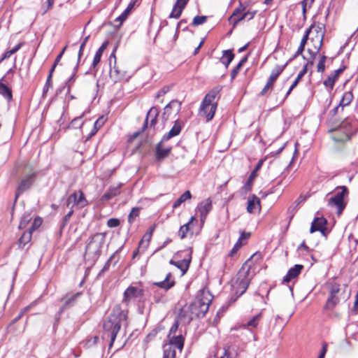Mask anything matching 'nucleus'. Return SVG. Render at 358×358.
Returning a JSON list of instances; mask_svg holds the SVG:
<instances>
[{"label":"nucleus","mask_w":358,"mask_h":358,"mask_svg":"<svg viewBox=\"0 0 358 358\" xmlns=\"http://www.w3.org/2000/svg\"><path fill=\"white\" fill-rule=\"evenodd\" d=\"M41 224H42V219L40 217H37L34 220V222H33L31 227L29 229V230H31V232H33L35 229L38 228L41 225Z\"/></svg>","instance_id":"nucleus-51"},{"label":"nucleus","mask_w":358,"mask_h":358,"mask_svg":"<svg viewBox=\"0 0 358 358\" xmlns=\"http://www.w3.org/2000/svg\"><path fill=\"white\" fill-rule=\"evenodd\" d=\"M194 220V217H192L187 223L180 227L178 231V236L181 239H183L186 236L187 233L189 231V226Z\"/></svg>","instance_id":"nucleus-36"},{"label":"nucleus","mask_w":358,"mask_h":358,"mask_svg":"<svg viewBox=\"0 0 358 358\" xmlns=\"http://www.w3.org/2000/svg\"><path fill=\"white\" fill-rule=\"evenodd\" d=\"M30 218L29 217V215L27 216H23L21 219V221L20 222L19 228L20 229H24L26 227L27 224L29 222Z\"/></svg>","instance_id":"nucleus-57"},{"label":"nucleus","mask_w":358,"mask_h":358,"mask_svg":"<svg viewBox=\"0 0 358 358\" xmlns=\"http://www.w3.org/2000/svg\"><path fill=\"white\" fill-rule=\"evenodd\" d=\"M33 182V176H28L25 178L22 179L21 182H20L16 194H15V199H17L19 195L22 194L23 192L27 190L29 187L31 185Z\"/></svg>","instance_id":"nucleus-26"},{"label":"nucleus","mask_w":358,"mask_h":358,"mask_svg":"<svg viewBox=\"0 0 358 358\" xmlns=\"http://www.w3.org/2000/svg\"><path fill=\"white\" fill-rule=\"evenodd\" d=\"M31 230H28L27 231H24L22 235L21 236V237L19 239V245L21 246V247H24L25 246V245L27 243H28L31 239Z\"/></svg>","instance_id":"nucleus-41"},{"label":"nucleus","mask_w":358,"mask_h":358,"mask_svg":"<svg viewBox=\"0 0 358 358\" xmlns=\"http://www.w3.org/2000/svg\"><path fill=\"white\" fill-rule=\"evenodd\" d=\"M243 245H245V243H241V241H237L235 245H234L233 248L230 251L229 255L233 256Z\"/></svg>","instance_id":"nucleus-52"},{"label":"nucleus","mask_w":358,"mask_h":358,"mask_svg":"<svg viewBox=\"0 0 358 358\" xmlns=\"http://www.w3.org/2000/svg\"><path fill=\"white\" fill-rule=\"evenodd\" d=\"M183 341L181 338H175L170 343H165L163 346L164 353L162 358H176L177 351L182 352Z\"/></svg>","instance_id":"nucleus-8"},{"label":"nucleus","mask_w":358,"mask_h":358,"mask_svg":"<svg viewBox=\"0 0 358 358\" xmlns=\"http://www.w3.org/2000/svg\"><path fill=\"white\" fill-rule=\"evenodd\" d=\"M207 20V17L204 15H197L194 17L192 25L193 27H196L205 23Z\"/></svg>","instance_id":"nucleus-48"},{"label":"nucleus","mask_w":358,"mask_h":358,"mask_svg":"<svg viewBox=\"0 0 358 358\" xmlns=\"http://www.w3.org/2000/svg\"><path fill=\"white\" fill-rule=\"evenodd\" d=\"M312 27H313L311 26L308 29H306V33H305L304 36H303V38L301 41V43H300V44H301L302 45H306L307 41L308 39L309 34L311 31Z\"/></svg>","instance_id":"nucleus-56"},{"label":"nucleus","mask_w":358,"mask_h":358,"mask_svg":"<svg viewBox=\"0 0 358 358\" xmlns=\"http://www.w3.org/2000/svg\"><path fill=\"white\" fill-rule=\"evenodd\" d=\"M343 71V69H338L334 71L328 78L324 80V85L330 91L333 90L336 81L338 80L339 75Z\"/></svg>","instance_id":"nucleus-25"},{"label":"nucleus","mask_w":358,"mask_h":358,"mask_svg":"<svg viewBox=\"0 0 358 358\" xmlns=\"http://www.w3.org/2000/svg\"><path fill=\"white\" fill-rule=\"evenodd\" d=\"M195 318L193 315L192 311L188 307L187 305L185 306L180 311L178 319L179 320L185 324H188L191 322V321Z\"/></svg>","instance_id":"nucleus-21"},{"label":"nucleus","mask_w":358,"mask_h":358,"mask_svg":"<svg viewBox=\"0 0 358 358\" xmlns=\"http://www.w3.org/2000/svg\"><path fill=\"white\" fill-rule=\"evenodd\" d=\"M261 317H262L261 313L256 315L251 320H250L246 324H243V327L245 329L247 327H252V328L257 327V325L259 324Z\"/></svg>","instance_id":"nucleus-40"},{"label":"nucleus","mask_w":358,"mask_h":358,"mask_svg":"<svg viewBox=\"0 0 358 358\" xmlns=\"http://www.w3.org/2000/svg\"><path fill=\"white\" fill-rule=\"evenodd\" d=\"M220 91L219 87L213 88L205 96L201 103L199 115L206 117L207 121L211 120L215 115L217 106L215 99Z\"/></svg>","instance_id":"nucleus-4"},{"label":"nucleus","mask_w":358,"mask_h":358,"mask_svg":"<svg viewBox=\"0 0 358 358\" xmlns=\"http://www.w3.org/2000/svg\"><path fill=\"white\" fill-rule=\"evenodd\" d=\"M134 7V3H130L127 8L123 11V13L115 19V21L120 22V24H122L128 17L129 14L130 13L131 10H132Z\"/></svg>","instance_id":"nucleus-43"},{"label":"nucleus","mask_w":358,"mask_h":358,"mask_svg":"<svg viewBox=\"0 0 358 358\" xmlns=\"http://www.w3.org/2000/svg\"><path fill=\"white\" fill-rule=\"evenodd\" d=\"M247 59H248V57L245 56L239 62L238 64L236 65V66L231 71V78L233 80L236 78V76L238 75V73H239V71L241 69V68L242 67V66L247 62Z\"/></svg>","instance_id":"nucleus-46"},{"label":"nucleus","mask_w":358,"mask_h":358,"mask_svg":"<svg viewBox=\"0 0 358 358\" xmlns=\"http://www.w3.org/2000/svg\"><path fill=\"white\" fill-rule=\"evenodd\" d=\"M192 194L189 190L185 191L173 203V208H177L179 207L183 202L187 201V199H191Z\"/></svg>","instance_id":"nucleus-35"},{"label":"nucleus","mask_w":358,"mask_h":358,"mask_svg":"<svg viewBox=\"0 0 358 358\" xmlns=\"http://www.w3.org/2000/svg\"><path fill=\"white\" fill-rule=\"evenodd\" d=\"M115 50L116 48L113 50L110 55V59L112 57L114 58V66L113 67L110 66V78L113 82L117 83L125 78L126 71L122 70L119 66L117 65L116 57L115 55Z\"/></svg>","instance_id":"nucleus-16"},{"label":"nucleus","mask_w":358,"mask_h":358,"mask_svg":"<svg viewBox=\"0 0 358 358\" xmlns=\"http://www.w3.org/2000/svg\"><path fill=\"white\" fill-rule=\"evenodd\" d=\"M178 329V321H176L174 322V324L171 326V327L169 330V333L168 335L169 342L167 343H170L171 341H173V338H181L182 339L183 342L185 341V338L181 334L178 335V336L176 335V333Z\"/></svg>","instance_id":"nucleus-33"},{"label":"nucleus","mask_w":358,"mask_h":358,"mask_svg":"<svg viewBox=\"0 0 358 358\" xmlns=\"http://www.w3.org/2000/svg\"><path fill=\"white\" fill-rule=\"evenodd\" d=\"M128 311L122 310L120 305H116L103 324V339H110L109 346L111 347L118 334L122 324L127 317Z\"/></svg>","instance_id":"nucleus-1"},{"label":"nucleus","mask_w":358,"mask_h":358,"mask_svg":"<svg viewBox=\"0 0 358 358\" xmlns=\"http://www.w3.org/2000/svg\"><path fill=\"white\" fill-rule=\"evenodd\" d=\"M66 204L67 207H71V208L73 206H76L78 208H83L87 206L88 202L85 199L83 192L79 190L78 192H74L68 196Z\"/></svg>","instance_id":"nucleus-13"},{"label":"nucleus","mask_w":358,"mask_h":358,"mask_svg":"<svg viewBox=\"0 0 358 358\" xmlns=\"http://www.w3.org/2000/svg\"><path fill=\"white\" fill-rule=\"evenodd\" d=\"M288 62H286L284 65H277L271 71V75L267 80V83L264 87L260 92V95H264L266 92L273 87V83L277 80L278 77L282 73L285 67L287 66Z\"/></svg>","instance_id":"nucleus-15"},{"label":"nucleus","mask_w":358,"mask_h":358,"mask_svg":"<svg viewBox=\"0 0 358 358\" xmlns=\"http://www.w3.org/2000/svg\"><path fill=\"white\" fill-rule=\"evenodd\" d=\"M260 206L259 199L255 196L252 195L248 200L247 211L249 213H253L258 206Z\"/></svg>","instance_id":"nucleus-28"},{"label":"nucleus","mask_w":358,"mask_h":358,"mask_svg":"<svg viewBox=\"0 0 358 358\" xmlns=\"http://www.w3.org/2000/svg\"><path fill=\"white\" fill-rule=\"evenodd\" d=\"M23 45L24 42H21L16 45L13 49L6 51L3 53L2 58L0 59V62H2L3 59L9 58L12 55L17 52Z\"/></svg>","instance_id":"nucleus-39"},{"label":"nucleus","mask_w":358,"mask_h":358,"mask_svg":"<svg viewBox=\"0 0 358 358\" xmlns=\"http://www.w3.org/2000/svg\"><path fill=\"white\" fill-rule=\"evenodd\" d=\"M164 141H161L156 147L155 156L157 160H161L166 157L171 150V147H164L163 145V142Z\"/></svg>","instance_id":"nucleus-24"},{"label":"nucleus","mask_w":358,"mask_h":358,"mask_svg":"<svg viewBox=\"0 0 358 358\" xmlns=\"http://www.w3.org/2000/svg\"><path fill=\"white\" fill-rule=\"evenodd\" d=\"M335 190L334 195L328 200V206L331 208H336L337 213L340 215L346 206L344 197L348 195V189L346 186H338Z\"/></svg>","instance_id":"nucleus-7"},{"label":"nucleus","mask_w":358,"mask_h":358,"mask_svg":"<svg viewBox=\"0 0 358 358\" xmlns=\"http://www.w3.org/2000/svg\"><path fill=\"white\" fill-rule=\"evenodd\" d=\"M299 81L300 80H297L296 78L294 80V81L293 82V83L291 85V86L289 87V90H287V93L285 94V96L284 98V100H285L287 98V96L289 95L291 92L296 87V85H298Z\"/></svg>","instance_id":"nucleus-61"},{"label":"nucleus","mask_w":358,"mask_h":358,"mask_svg":"<svg viewBox=\"0 0 358 358\" xmlns=\"http://www.w3.org/2000/svg\"><path fill=\"white\" fill-rule=\"evenodd\" d=\"M181 131V126L180 123L176 122L172 129L165 135H164L162 138V141H168L170 138L178 136Z\"/></svg>","instance_id":"nucleus-31"},{"label":"nucleus","mask_w":358,"mask_h":358,"mask_svg":"<svg viewBox=\"0 0 358 358\" xmlns=\"http://www.w3.org/2000/svg\"><path fill=\"white\" fill-rule=\"evenodd\" d=\"M191 259H182L176 263V266L178 268L182 273H185L189 268Z\"/></svg>","instance_id":"nucleus-42"},{"label":"nucleus","mask_w":358,"mask_h":358,"mask_svg":"<svg viewBox=\"0 0 358 358\" xmlns=\"http://www.w3.org/2000/svg\"><path fill=\"white\" fill-rule=\"evenodd\" d=\"M256 256H257V254H255L250 259L246 261L238 273V287L236 293L238 294V296L245 292L251 280L255 275V268L252 259ZM258 256L260 257V255H258Z\"/></svg>","instance_id":"nucleus-2"},{"label":"nucleus","mask_w":358,"mask_h":358,"mask_svg":"<svg viewBox=\"0 0 358 358\" xmlns=\"http://www.w3.org/2000/svg\"><path fill=\"white\" fill-rule=\"evenodd\" d=\"M326 59L327 57L325 55H322L320 57L319 62L317 65V70L318 72L323 73L324 71Z\"/></svg>","instance_id":"nucleus-49"},{"label":"nucleus","mask_w":358,"mask_h":358,"mask_svg":"<svg viewBox=\"0 0 358 358\" xmlns=\"http://www.w3.org/2000/svg\"><path fill=\"white\" fill-rule=\"evenodd\" d=\"M176 284V281L174 277L171 274V273H168L166 275V277L164 280L159 282H155L152 283L153 286H157L162 289L164 292L169 290L172 288Z\"/></svg>","instance_id":"nucleus-18"},{"label":"nucleus","mask_w":358,"mask_h":358,"mask_svg":"<svg viewBox=\"0 0 358 358\" xmlns=\"http://www.w3.org/2000/svg\"><path fill=\"white\" fill-rule=\"evenodd\" d=\"M120 220L117 218H110L107 222V225L108 227L113 228L117 227L120 225Z\"/></svg>","instance_id":"nucleus-54"},{"label":"nucleus","mask_w":358,"mask_h":358,"mask_svg":"<svg viewBox=\"0 0 358 358\" xmlns=\"http://www.w3.org/2000/svg\"><path fill=\"white\" fill-rule=\"evenodd\" d=\"M14 71L10 69L6 74L0 79V95H1L8 102L13 100L12 89L8 85V80L12 78Z\"/></svg>","instance_id":"nucleus-11"},{"label":"nucleus","mask_w":358,"mask_h":358,"mask_svg":"<svg viewBox=\"0 0 358 358\" xmlns=\"http://www.w3.org/2000/svg\"><path fill=\"white\" fill-rule=\"evenodd\" d=\"M151 237H152V232L145 233L140 242V244H139L140 246L144 243V241H146L147 244H146L145 247H147L148 243L150 242V241L151 239Z\"/></svg>","instance_id":"nucleus-59"},{"label":"nucleus","mask_w":358,"mask_h":358,"mask_svg":"<svg viewBox=\"0 0 358 358\" xmlns=\"http://www.w3.org/2000/svg\"><path fill=\"white\" fill-rule=\"evenodd\" d=\"M234 55L231 50H224L223 54H222V57L221 59V62L223 64H224L226 68H227L229 66V64L234 59Z\"/></svg>","instance_id":"nucleus-34"},{"label":"nucleus","mask_w":358,"mask_h":358,"mask_svg":"<svg viewBox=\"0 0 358 358\" xmlns=\"http://www.w3.org/2000/svg\"><path fill=\"white\" fill-rule=\"evenodd\" d=\"M250 236V233H245L244 231H242L241 233V236H240L239 238L238 239V241H241V243H245V244L247 239Z\"/></svg>","instance_id":"nucleus-62"},{"label":"nucleus","mask_w":358,"mask_h":358,"mask_svg":"<svg viewBox=\"0 0 358 358\" xmlns=\"http://www.w3.org/2000/svg\"><path fill=\"white\" fill-rule=\"evenodd\" d=\"M108 44V41L103 42L99 48L96 50L92 64V66L94 69H95L97 64L100 62L103 52L106 49Z\"/></svg>","instance_id":"nucleus-29"},{"label":"nucleus","mask_w":358,"mask_h":358,"mask_svg":"<svg viewBox=\"0 0 358 358\" xmlns=\"http://www.w3.org/2000/svg\"><path fill=\"white\" fill-rule=\"evenodd\" d=\"M159 111L158 108L152 107L147 113L146 118L142 127L141 131L134 133V137H137L141 132L144 131L145 129L148 127V124L150 129L153 128L155 129L156 124L157 122V117L159 115Z\"/></svg>","instance_id":"nucleus-14"},{"label":"nucleus","mask_w":358,"mask_h":358,"mask_svg":"<svg viewBox=\"0 0 358 358\" xmlns=\"http://www.w3.org/2000/svg\"><path fill=\"white\" fill-rule=\"evenodd\" d=\"M315 30L317 31V35L315 38H311L310 39L311 42L313 43L314 48H308V52L310 54V57L308 58V60H310V64L311 65L313 64V60L315 57H316L317 54L322 48L324 38V33L322 31V27L317 26Z\"/></svg>","instance_id":"nucleus-12"},{"label":"nucleus","mask_w":358,"mask_h":358,"mask_svg":"<svg viewBox=\"0 0 358 358\" xmlns=\"http://www.w3.org/2000/svg\"><path fill=\"white\" fill-rule=\"evenodd\" d=\"M304 48H305V45H302L301 44H300L299 48H298V49H297V50H296V52H295V54L287 62L289 63L292 60L294 59L296 57H298L299 55H301L303 51L304 50Z\"/></svg>","instance_id":"nucleus-55"},{"label":"nucleus","mask_w":358,"mask_h":358,"mask_svg":"<svg viewBox=\"0 0 358 358\" xmlns=\"http://www.w3.org/2000/svg\"><path fill=\"white\" fill-rule=\"evenodd\" d=\"M83 115L84 114H82L80 116L73 118L69 124L68 127L71 129L81 128L84 123V122L82 120Z\"/></svg>","instance_id":"nucleus-44"},{"label":"nucleus","mask_w":358,"mask_h":358,"mask_svg":"<svg viewBox=\"0 0 358 358\" xmlns=\"http://www.w3.org/2000/svg\"><path fill=\"white\" fill-rule=\"evenodd\" d=\"M256 177L257 173H255V171H252V172L250 173L247 181L245 182L243 187V189L244 190L245 192H248L251 190L253 181Z\"/></svg>","instance_id":"nucleus-38"},{"label":"nucleus","mask_w":358,"mask_h":358,"mask_svg":"<svg viewBox=\"0 0 358 358\" xmlns=\"http://www.w3.org/2000/svg\"><path fill=\"white\" fill-rule=\"evenodd\" d=\"M188 1L189 0H176L169 17L178 19L181 16Z\"/></svg>","instance_id":"nucleus-19"},{"label":"nucleus","mask_w":358,"mask_h":358,"mask_svg":"<svg viewBox=\"0 0 358 358\" xmlns=\"http://www.w3.org/2000/svg\"><path fill=\"white\" fill-rule=\"evenodd\" d=\"M299 81L300 80H297L296 78L294 80V81L293 82V83L291 85V86L289 87V90H287V93L285 94V96L284 98V100H285L287 98V96L289 95L291 92L296 87V85H298Z\"/></svg>","instance_id":"nucleus-60"},{"label":"nucleus","mask_w":358,"mask_h":358,"mask_svg":"<svg viewBox=\"0 0 358 358\" xmlns=\"http://www.w3.org/2000/svg\"><path fill=\"white\" fill-rule=\"evenodd\" d=\"M338 131L343 133L341 137L334 136V140L337 142H344L351 138L357 131V123L352 117H347L340 124Z\"/></svg>","instance_id":"nucleus-6"},{"label":"nucleus","mask_w":358,"mask_h":358,"mask_svg":"<svg viewBox=\"0 0 358 358\" xmlns=\"http://www.w3.org/2000/svg\"><path fill=\"white\" fill-rule=\"evenodd\" d=\"M140 208L134 207L131 209L128 216V222L131 224L134 222L135 219L139 215Z\"/></svg>","instance_id":"nucleus-47"},{"label":"nucleus","mask_w":358,"mask_h":358,"mask_svg":"<svg viewBox=\"0 0 358 358\" xmlns=\"http://www.w3.org/2000/svg\"><path fill=\"white\" fill-rule=\"evenodd\" d=\"M329 296L327 299L324 308L332 310L340 301L339 294L341 292L340 285L335 282L328 283Z\"/></svg>","instance_id":"nucleus-9"},{"label":"nucleus","mask_w":358,"mask_h":358,"mask_svg":"<svg viewBox=\"0 0 358 358\" xmlns=\"http://www.w3.org/2000/svg\"><path fill=\"white\" fill-rule=\"evenodd\" d=\"M213 300V296L208 291L201 289L196 294V299L187 305L196 317H203L208 310Z\"/></svg>","instance_id":"nucleus-3"},{"label":"nucleus","mask_w":358,"mask_h":358,"mask_svg":"<svg viewBox=\"0 0 358 358\" xmlns=\"http://www.w3.org/2000/svg\"><path fill=\"white\" fill-rule=\"evenodd\" d=\"M73 214V210L71 209V210L63 217L62 222L61 224L62 228H64L67 224Z\"/></svg>","instance_id":"nucleus-53"},{"label":"nucleus","mask_w":358,"mask_h":358,"mask_svg":"<svg viewBox=\"0 0 358 358\" xmlns=\"http://www.w3.org/2000/svg\"><path fill=\"white\" fill-rule=\"evenodd\" d=\"M327 221L324 217H316L313 220L310 229V232L314 233L315 231H320L323 236H326Z\"/></svg>","instance_id":"nucleus-17"},{"label":"nucleus","mask_w":358,"mask_h":358,"mask_svg":"<svg viewBox=\"0 0 358 358\" xmlns=\"http://www.w3.org/2000/svg\"><path fill=\"white\" fill-rule=\"evenodd\" d=\"M309 63L310 62H308L306 65H304L303 69L300 71V72L299 73L296 78L297 80H301V78L304 76V75L307 73L308 65Z\"/></svg>","instance_id":"nucleus-58"},{"label":"nucleus","mask_w":358,"mask_h":358,"mask_svg":"<svg viewBox=\"0 0 358 358\" xmlns=\"http://www.w3.org/2000/svg\"><path fill=\"white\" fill-rule=\"evenodd\" d=\"M256 13V10L247 12L244 11L239 16H238L233 22H231L233 23V26L236 27L238 22L245 19H248V20L253 19Z\"/></svg>","instance_id":"nucleus-30"},{"label":"nucleus","mask_w":358,"mask_h":358,"mask_svg":"<svg viewBox=\"0 0 358 358\" xmlns=\"http://www.w3.org/2000/svg\"><path fill=\"white\" fill-rule=\"evenodd\" d=\"M82 294L81 292H76L75 294H67L62 299V301H64V305L62 308L60 309L59 313H62L64 309L69 308L72 306L77 299Z\"/></svg>","instance_id":"nucleus-22"},{"label":"nucleus","mask_w":358,"mask_h":358,"mask_svg":"<svg viewBox=\"0 0 358 358\" xmlns=\"http://www.w3.org/2000/svg\"><path fill=\"white\" fill-rule=\"evenodd\" d=\"M144 289L140 287L130 285L123 294L122 303L127 306L134 299H139L144 296Z\"/></svg>","instance_id":"nucleus-10"},{"label":"nucleus","mask_w":358,"mask_h":358,"mask_svg":"<svg viewBox=\"0 0 358 358\" xmlns=\"http://www.w3.org/2000/svg\"><path fill=\"white\" fill-rule=\"evenodd\" d=\"M303 268V266L301 264H296L289 269L286 275L283 278V282H289L292 280L298 277Z\"/></svg>","instance_id":"nucleus-23"},{"label":"nucleus","mask_w":358,"mask_h":358,"mask_svg":"<svg viewBox=\"0 0 358 358\" xmlns=\"http://www.w3.org/2000/svg\"><path fill=\"white\" fill-rule=\"evenodd\" d=\"M106 120L103 117H101L99 119L96 120L94 125V127H97V129L99 130L105 123Z\"/></svg>","instance_id":"nucleus-63"},{"label":"nucleus","mask_w":358,"mask_h":358,"mask_svg":"<svg viewBox=\"0 0 358 358\" xmlns=\"http://www.w3.org/2000/svg\"><path fill=\"white\" fill-rule=\"evenodd\" d=\"M212 210V201L210 199L201 202L198 206V211L200 214L201 220L204 222L208 214Z\"/></svg>","instance_id":"nucleus-20"},{"label":"nucleus","mask_w":358,"mask_h":358,"mask_svg":"<svg viewBox=\"0 0 358 358\" xmlns=\"http://www.w3.org/2000/svg\"><path fill=\"white\" fill-rule=\"evenodd\" d=\"M327 351V344L326 343H323L322 345L321 352L318 356V358H324Z\"/></svg>","instance_id":"nucleus-64"},{"label":"nucleus","mask_w":358,"mask_h":358,"mask_svg":"<svg viewBox=\"0 0 358 358\" xmlns=\"http://www.w3.org/2000/svg\"><path fill=\"white\" fill-rule=\"evenodd\" d=\"M247 8V6L239 2L238 6L234 10L232 15L229 17V21L233 22L238 16L243 13Z\"/></svg>","instance_id":"nucleus-37"},{"label":"nucleus","mask_w":358,"mask_h":358,"mask_svg":"<svg viewBox=\"0 0 358 358\" xmlns=\"http://www.w3.org/2000/svg\"><path fill=\"white\" fill-rule=\"evenodd\" d=\"M123 183L120 182L116 186L110 187L102 196V199L105 200H110L112 198L119 195L121 192V187Z\"/></svg>","instance_id":"nucleus-27"},{"label":"nucleus","mask_w":358,"mask_h":358,"mask_svg":"<svg viewBox=\"0 0 358 358\" xmlns=\"http://www.w3.org/2000/svg\"><path fill=\"white\" fill-rule=\"evenodd\" d=\"M354 99L352 90H349L343 93V96L339 102L341 106V111L345 106H349Z\"/></svg>","instance_id":"nucleus-32"},{"label":"nucleus","mask_w":358,"mask_h":358,"mask_svg":"<svg viewBox=\"0 0 358 358\" xmlns=\"http://www.w3.org/2000/svg\"><path fill=\"white\" fill-rule=\"evenodd\" d=\"M89 37H90L89 36H86L83 39V42L80 44V49H79V51H78V63H79V62H80V57H81V56L83 55V52L84 48H85V45H86V43H87V41L89 39Z\"/></svg>","instance_id":"nucleus-50"},{"label":"nucleus","mask_w":358,"mask_h":358,"mask_svg":"<svg viewBox=\"0 0 358 358\" xmlns=\"http://www.w3.org/2000/svg\"><path fill=\"white\" fill-rule=\"evenodd\" d=\"M153 300L155 303H166L167 301L166 294L161 291H155Z\"/></svg>","instance_id":"nucleus-45"},{"label":"nucleus","mask_w":358,"mask_h":358,"mask_svg":"<svg viewBox=\"0 0 358 358\" xmlns=\"http://www.w3.org/2000/svg\"><path fill=\"white\" fill-rule=\"evenodd\" d=\"M105 242V236L101 233L93 235L85 247V254L94 259H98Z\"/></svg>","instance_id":"nucleus-5"}]
</instances>
